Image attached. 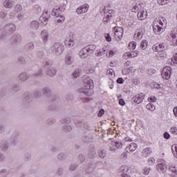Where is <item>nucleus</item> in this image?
Instances as JSON below:
<instances>
[{
	"label": "nucleus",
	"mask_w": 177,
	"mask_h": 177,
	"mask_svg": "<svg viewBox=\"0 0 177 177\" xmlns=\"http://www.w3.org/2000/svg\"><path fill=\"white\" fill-rule=\"evenodd\" d=\"M64 132H71L73 131V127L70 124H65L63 127Z\"/></svg>",
	"instance_id": "obj_33"
},
{
	"label": "nucleus",
	"mask_w": 177,
	"mask_h": 177,
	"mask_svg": "<svg viewBox=\"0 0 177 177\" xmlns=\"http://www.w3.org/2000/svg\"><path fill=\"white\" fill-rule=\"evenodd\" d=\"M57 174L59 176H61V175H63V168H62V167L59 168L58 170H57Z\"/></svg>",
	"instance_id": "obj_61"
},
{
	"label": "nucleus",
	"mask_w": 177,
	"mask_h": 177,
	"mask_svg": "<svg viewBox=\"0 0 177 177\" xmlns=\"http://www.w3.org/2000/svg\"><path fill=\"white\" fill-rule=\"evenodd\" d=\"M29 27L31 30L35 31L39 28V22L37 20H33L30 23Z\"/></svg>",
	"instance_id": "obj_14"
},
{
	"label": "nucleus",
	"mask_w": 177,
	"mask_h": 177,
	"mask_svg": "<svg viewBox=\"0 0 177 177\" xmlns=\"http://www.w3.org/2000/svg\"><path fill=\"white\" fill-rule=\"evenodd\" d=\"M153 30L155 32V34L160 35V34L162 33L164 29L162 28V27L160 26V25H158L157 23H153Z\"/></svg>",
	"instance_id": "obj_11"
},
{
	"label": "nucleus",
	"mask_w": 177,
	"mask_h": 177,
	"mask_svg": "<svg viewBox=\"0 0 177 177\" xmlns=\"http://www.w3.org/2000/svg\"><path fill=\"white\" fill-rule=\"evenodd\" d=\"M106 151L104 150H101L99 152V156L101 158H104V157H106Z\"/></svg>",
	"instance_id": "obj_47"
},
{
	"label": "nucleus",
	"mask_w": 177,
	"mask_h": 177,
	"mask_svg": "<svg viewBox=\"0 0 177 177\" xmlns=\"http://www.w3.org/2000/svg\"><path fill=\"white\" fill-rule=\"evenodd\" d=\"M66 6L67 3H64L62 6H60L58 8H54L51 12L52 16H54V17H57L58 16H59L60 12H64V10H66Z\"/></svg>",
	"instance_id": "obj_3"
},
{
	"label": "nucleus",
	"mask_w": 177,
	"mask_h": 177,
	"mask_svg": "<svg viewBox=\"0 0 177 177\" xmlns=\"http://www.w3.org/2000/svg\"><path fill=\"white\" fill-rule=\"evenodd\" d=\"M124 59L127 60V59H129L131 57V55L129 54V52L125 53L123 55Z\"/></svg>",
	"instance_id": "obj_60"
},
{
	"label": "nucleus",
	"mask_w": 177,
	"mask_h": 177,
	"mask_svg": "<svg viewBox=\"0 0 177 177\" xmlns=\"http://www.w3.org/2000/svg\"><path fill=\"white\" fill-rule=\"evenodd\" d=\"M110 19H111V17H108L106 14L103 18V21L104 24H107V23H109V21H110Z\"/></svg>",
	"instance_id": "obj_46"
},
{
	"label": "nucleus",
	"mask_w": 177,
	"mask_h": 177,
	"mask_svg": "<svg viewBox=\"0 0 177 177\" xmlns=\"http://www.w3.org/2000/svg\"><path fill=\"white\" fill-rule=\"evenodd\" d=\"M84 49L86 50L87 55L89 56V55H92V53L95 52V49H96V46L93 45H90L88 47H85Z\"/></svg>",
	"instance_id": "obj_20"
},
{
	"label": "nucleus",
	"mask_w": 177,
	"mask_h": 177,
	"mask_svg": "<svg viewBox=\"0 0 177 177\" xmlns=\"http://www.w3.org/2000/svg\"><path fill=\"white\" fill-rule=\"evenodd\" d=\"M8 143L10 146H16L17 145V138H11Z\"/></svg>",
	"instance_id": "obj_35"
},
{
	"label": "nucleus",
	"mask_w": 177,
	"mask_h": 177,
	"mask_svg": "<svg viewBox=\"0 0 177 177\" xmlns=\"http://www.w3.org/2000/svg\"><path fill=\"white\" fill-rule=\"evenodd\" d=\"M104 38L106 39L107 42H111V37L110 36L109 34H105Z\"/></svg>",
	"instance_id": "obj_56"
},
{
	"label": "nucleus",
	"mask_w": 177,
	"mask_h": 177,
	"mask_svg": "<svg viewBox=\"0 0 177 177\" xmlns=\"http://www.w3.org/2000/svg\"><path fill=\"white\" fill-rule=\"evenodd\" d=\"M143 38V30L142 28L137 29L134 34V39L138 41Z\"/></svg>",
	"instance_id": "obj_13"
},
{
	"label": "nucleus",
	"mask_w": 177,
	"mask_h": 177,
	"mask_svg": "<svg viewBox=\"0 0 177 177\" xmlns=\"http://www.w3.org/2000/svg\"><path fill=\"white\" fill-rule=\"evenodd\" d=\"M57 158L58 160H59L60 161L64 160L66 158V153H60L58 154L57 156Z\"/></svg>",
	"instance_id": "obj_41"
},
{
	"label": "nucleus",
	"mask_w": 177,
	"mask_h": 177,
	"mask_svg": "<svg viewBox=\"0 0 177 177\" xmlns=\"http://www.w3.org/2000/svg\"><path fill=\"white\" fill-rule=\"evenodd\" d=\"M143 99H145V94L141 93L133 97V102L137 103V104H139V103H142V102H143Z\"/></svg>",
	"instance_id": "obj_12"
},
{
	"label": "nucleus",
	"mask_w": 177,
	"mask_h": 177,
	"mask_svg": "<svg viewBox=\"0 0 177 177\" xmlns=\"http://www.w3.org/2000/svg\"><path fill=\"white\" fill-rule=\"evenodd\" d=\"M14 5L15 3L12 0H5L3 1V6L4 8H6V9H10L11 8H13Z\"/></svg>",
	"instance_id": "obj_16"
},
{
	"label": "nucleus",
	"mask_w": 177,
	"mask_h": 177,
	"mask_svg": "<svg viewBox=\"0 0 177 177\" xmlns=\"http://www.w3.org/2000/svg\"><path fill=\"white\" fill-rule=\"evenodd\" d=\"M91 89H93V80L89 77H84V88L78 90L81 96H89L91 95Z\"/></svg>",
	"instance_id": "obj_1"
},
{
	"label": "nucleus",
	"mask_w": 177,
	"mask_h": 177,
	"mask_svg": "<svg viewBox=\"0 0 177 177\" xmlns=\"http://www.w3.org/2000/svg\"><path fill=\"white\" fill-rule=\"evenodd\" d=\"M130 57H136L139 55V51L129 52Z\"/></svg>",
	"instance_id": "obj_45"
},
{
	"label": "nucleus",
	"mask_w": 177,
	"mask_h": 177,
	"mask_svg": "<svg viewBox=\"0 0 177 177\" xmlns=\"http://www.w3.org/2000/svg\"><path fill=\"white\" fill-rule=\"evenodd\" d=\"M118 171L121 174H128V171H129V167L127 165H122L119 168Z\"/></svg>",
	"instance_id": "obj_26"
},
{
	"label": "nucleus",
	"mask_w": 177,
	"mask_h": 177,
	"mask_svg": "<svg viewBox=\"0 0 177 177\" xmlns=\"http://www.w3.org/2000/svg\"><path fill=\"white\" fill-rule=\"evenodd\" d=\"M169 169L171 172H173V174H176V175H177V169L176 167H171Z\"/></svg>",
	"instance_id": "obj_58"
},
{
	"label": "nucleus",
	"mask_w": 177,
	"mask_h": 177,
	"mask_svg": "<svg viewBox=\"0 0 177 177\" xmlns=\"http://www.w3.org/2000/svg\"><path fill=\"white\" fill-rule=\"evenodd\" d=\"M27 49H34V43L30 42L26 44Z\"/></svg>",
	"instance_id": "obj_52"
},
{
	"label": "nucleus",
	"mask_w": 177,
	"mask_h": 177,
	"mask_svg": "<svg viewBox=\"0 0 177 177\" xmlns=\"http://www.w3.org/2000/svg\"><path fill=\"white\" fill-rule=\"evenodd\" d=\"M140 8V5H137V6H133L132 8H131V11L132 12H139V8Z\"/></svg>",
	"instance_id": "obj_48"
},
{
	"label": "nucleus",
	"mask_w": 177,
	"mask_h": 177,
	"mask_svg": "<svg viewBox=\"0 0 177 177\" xmlns=\"http://www.w3.org/2000/svg\"><path fill=\"white\" fill-rule=\"evenodd\" d=\"M168 38L169 39H170V41H172V42H174L177 38V30H171L168 35Z\"/></svg>",
	"instance_id": "obj_15"
},
{
	"label": "nucleus",
	"mask_w": 177,
	"mask_h": 177,
	"mask_svg": "<svg viewBox=\"0 0 177 177\" xmlns=\"http://www.w3.org/2000/svg\"><path fill=\"white\" fill-rule=\"evenodd\" d=\"M6 30L10 32H13V31H16V26L13 24H8L6 25Z\"/></svg>",
	"instance_id": "obj_18"
},
{
	"label": "nucleus",
	"mask_w": 177,
	"mask_h": 177,
	"mask_svg": "<svg viewBox=\"0 0 177 177\" xmlns=\"http://www.w3.org/2000/svg\"><path fill=\"white\" fill-rule=\"evenodd\" d=\"M151 153H152L151 148L150 147L145 148L142 151V156L147 157V156H149V154H151Z\"/></svg>",
	"instance_id": "obj_23"
},
{
	"label": "nucleus",
	"mask_w": 177,
	"mask_h": 177,
	"mask_svg": "<svg viewBox=\"0 0 177 177\" xmlns=\"http://www.w3.org/2000/svg\"><path fill=\"white\" fill-rule=\"evenodd\" d=\"M113 146H115L116 149H122V143L112 141Z\"/></svg>",
	"instance_id": "obj_39"
},
{
	"label": "nucleus",
	"mask_w": 177,
	"mask_h": 177,
	"mask_svg": "<svg viewBox=\"0 0 177 177\" xmlns=\"http://www.w3.org/2000/svg\"><path fill=\"white\" fill-rule=\"evenodd\" d=\"M64 20H66V17L62 15L55 17V21L57 23H64Z\"/></svg>",
	"instance_id": "obj_31"
},
{
	"label": "nucleus",
	"mask_w": 177,
	"mask_h": 177,
	"mask_svg": "<svg viewBox=\"0 0 177 177\" xmlns=\"http://www.w3.org/2000/svg\"><path fill=\"white\" fill-rule=\"evenodd\" d=\"M46 95V96H49L50 95V89L49 88H44L41 91H35L33 93V96L35 97H39L41 95Z\"/></svg>",
	"instance_id": "obj_4"
},
{
	"label": "nucleus",
	"mask_w": 177,
	"mask_h": 177,
	"mask_svg": "<svg viewBox=\"0 0 177 177\" xmlns=\"http://www.w3.org/2000/svg\"><path fill=\"white\" fill-rule=\"evenodd\" d=\"M142 50H145L147 48V40H142L140 43V46Z\"/></svg>",
	"instance_id": "obj_36"
},
{
	"label": "nucleus",
	"mask_w": 177,
	"mask_h": 177,
	"mask_svg": "<svg viewBox=\"0 0 177 177\" xmlns=\"http://www.w3.org/2000/svg\"><path fill=\"white\" fill-rule=\"evenodd\" d=\"M14 39H15V42H20V41H21V36H16L14 37Z\"/></svg>",
	"instance_id": "obj_59"
},
{
	"label": "nucleus",
	"mask_w": 177,
	"mask_h": 177,
	"mask_svg": "<svg viewBox=\"0 0 177 177\" xmlns=\"http://www.w3.org/2000/svg\"><path fill=\"white\" fill-rule=\"evenodd\" d=\"M51 52L55 56H60L64 52V46L62 43H55L51 46Z\"/></svg>",
	"instance_id": "obj_2"
},
{
	"label": "nucleus",
	"mask_w": 177,
	"mask_h": 177,
	"mask_svg": "<svg viewBox=\"0 0 177 177\" xmlns=\"http://www.w3.org/2000/svg\"><path fill=\"white\" fill-rule=\"evenodd\" d=\"M157 169L159 172H165L167 171V165H165V164L160 163L158 165Z\"/></svg>",
	"instance_id": "obj_24"
},
{
	"label": "nucleus",
	"mask_w": 177,
	"mask_h": 177,
	"mask_svg": "<svg viewBox=\"0 0 177 177\" xmlns=\"http://www.w3.org/2000/svg\"><path fill=\"white\" fill-rule=\"evenodd\" d=\"M158 59H165L167 57V53H165V50L160 51L157 54Z\"/></svg>",
	"instance_id": "obj_32"
},
{
	"label": "nucleus",
	"mask_w": 177,
	"mask_h": 177,
	"mask_svg": "<svg viewBox=\"0 0 177 177\" xmlns=\"http://www.w3.org/2000/svg\"><path fill=\"white\" fill-rule=\"evenodd\" d=\"M40 37L43 44H47L48 41L49 40V32L46 30H41Z\"/></svg>",
	"instance_id": "obj_7"
},
{
	"label": "nucleus",
	"mask_w": 177,
	"mask_h": 177,
	"mask_svg": "<svg viewBox=\"0 0 177 177\" xmlns=\"http://www.w3.org/2000/svg\"><path fill=\"white\" fill-rule=\"evenodd\" d=\"M158 3H159V5H165V3H167V0H158Z\"/></svg>",
	"instance_id": "obj_64"
},
{
	"label": "nucleus",
	"mask_w": 177,
	"mask_h": 177,
	"mask_svg": "<svg viewBox=\"0 0 177 177\" xmlns=\"http://www.w3.org/2000/svg\"><path fill=\"white\" fill-rule=\"evenodd\" d=\"M79 56L80 57H81V59H86V57H88V55L85 48H83L82 50H80Z\"/></svg>",
	"instance_id": "obj_21"
},
{
	"label": "nucleus",
	"mask_w": 177,
	"mask_h": 177,
	"mask_svg": "<svg viewBox=\"0 0 177 177\" xmlns=\"http://www.w3.org/2000/svg\"><path fill=\"white\" fill-rule=\"evenodd\" d=\"M6 158L5 157V155L0 153V162H3V160H6Z\"/></svg>",
	"instance_id": "obj_63"
},
{
	"label": "nucleus",
	"mask_w": 177,
	"mask_h": 177,
	"mask_svg": "<svg viewBox=\"0 0 177 177\" xmlns=\"http://www.w3.org/2000/svg\"><path fill=\"white\" fill-rule=\"evenodd\" d=\"M15 12H21V10H23V7L20 4H17L15 6Z\"/></svg>",
	"instance_id": "obj_40"
},
{
	"label": "nucleus",
	"mask_w": 177,
	"mask_h": 177,
	"mask_svg": "<svg viewBox=\"0 0 177 177\" xmlns=\"http://www.w3.org/2000/svg\"><path fill=\"white\" fill-rule=\"evenodd\" d=\"M80 75V69H76L72 74L73 78H77Z\"/></svg>",
	"instance_id": "obj_42"
},
{
	"label": "nucleus",
	"mask_w": 177,
	"mask_h": 177,
	"mask_svg": "<svg viewBox=\"0 0 177 177\" xmlns=\"http://www.w3.org/2000/svg\"><path fill=\"white\" fill-rule=\"evenodd\" d=\"M18 62L20 63V64H26V59H24V57H20L18 59Z\"/></svg>",
	"instance_id": "obj_57"
},
{
	"label": "nucleus",
	"mask_w": 177,
	"mask_h": 177,
	"mask_svg": "<svg viewBox=\"0 0 177 177\" xmlns=\"http://www.w3.org/2000/svg\"><path fill=\"white\" fill-rule=\"evenodd\" d=\"M47 75H50V77H53V75H56V69L55 68H50L46 72Z\"/></svg>",
	"instance_id": "obj_28"
},
{
	"label": "nucleus",
	"mask_w": 177,
	"mask_h": 177,
	"mask_svg": "<svg viewBox=\"0 0 177 177\" xmlns=\"http://www.w3.org/2000/svg\"><path fill=\"white\" fill-rule=\"evenodd\" d=\"M114 10H109L105 15H106L108 17H109L111 19L114 15Z\"/></svg>",
	"instance_id": "obj_43"
},
{
	"label": "nucleus",
	"mask_w": 177,
	"mask_h": 177,
	"mask_svg": "<svg viewBox=\"0 0 177 177\" xmlns=\"http://www.w3.org/2000/svg\"><path fill=\"white\" fill-rule=\"evenodd\" d=\"M127 149H129V150L130 151L133 152V151H135V150H136L138 149V145L136 143L132 142L131 144H130L129 145Z\"/></svg>",
	"instance_id": "obj_29"
},
{
	"label": "nucleus",
	"mask_w": 177,
	"mask_h": 177,
	"mask_svg": "<svg viewBox=\"0 0 177 177\" xmlns=\"http://www.w3.org/2000/svg\"><path fill=\"white\" fill-rule=\"evenodd\" d=\"M171 133H173V135H177V128L176 127H172L170 129Z\"/></svg>",
	"instance_id": "obj_55"
},
{
	"label": "nucleus",
	"mask_w": 177,
	"mask_h": 177,
	"mask_svg": "<svg viewBox=\"0 0 177 177\" xmlns=\"http://www.w3.org/2000/svg\"><path fill=\"white\" fill-rule=\"evenodd\" d=\"M150 171H151V168H145L143 170V174L144 175H149L150 174Z\"/></svg>",
	"instance_id": "obj_50"
},
{
	"label": "nucleus",
	"mask_w": 177,
	"mask_h": 177,
	"mask_svg": "<svg viewBox=\"0 0 177 177\" xmlns=\"http://www.w3.org/2000/svg\"><path fill=\"white\" fill-rule=\"evenodd\" d=\"M147 17V12L145 10L139 11L138 13V18L139 20H145Z\"/></svg>",
	"instance_id": "obj_17"
},
{
	"label": "nucleus",
	"mask_w": 177,
	"mask_h": 177,
	"mask_svg": "<svg viewBox=\"0 0 177 177\" xmlns=\"http://www.w3.org/2000/svg\"><path fill=\"white\" fill-rule=\"evenodd\" d=\"M48 19H49V15H48V11H44L42 15L40 17L41 21H48Z\"/></svg>",
	"instance_id": "obj_27"
},
{
	"label": "nucleus",
	"mask_w": 177,
	"mask_h": 177,
	"mask_svg": "<svg viewBox=\"0 0 177 177\" xmlns=\"http://www.w3.org/2000/svg\"><path fill=\"white\" fill-rule=\"evenodd\" d=\"M171 61L172 62L173 64H177V53H176L173 57L171 58Z\"/></svg>",
	"instance_id": "obj_51"
},
{
	"label": "nucleus",
	"mask_w": 177,
	"mask_h": 177,
	"mask_svg": "<svg viewBox=\"0 0 177 177\" xmlns=\"http://www.w3.org/2000/svg\"><path fill=\"white\" fill-rule=\"evenodd\" d=\"M154 23H157L158 24H159V26L160 27H162V26H164V24H167V22L165 21V18H158L155 19V22Z\"/></svg>",
	"instance_id": "obj_25"
},
{
	"label": "nucleus",
	"mask_w": 177,
	"mask_h": 177,
	"mask_svg": "<svg viewBox=\"0 0 177 177\" xmlns=\"http://www.w3.org/2000/svg\"><path fill=\"white\" fill-rule=\"evenodd\" d=\"M129 46L130 49L134 50V49H136V43L131 42L129 44Z\"/></svg>",
	"instance_id": "obj_53"
},
{
	"label": "nucleus",
	"mask_w": 177,
	"mask_h": 177,
	"mask_svg": "<svg viewBox=\"0 0 177 177\" xmlns=\"http://www.w3.org/2000/svg\"><path fill=\"white\" fill-rule=\"evenodd\" d=\"M9 146H10V144H9V142H6V141L3 142L1 144V149H2L3 150H6V149H9Z\"/></svg>",
	"instance_id": "obj_34"
},
{
	"label": "nucleus",
	"mask_w": 177,
	"mask_h": 177,
	"mask_svg": "<svg viewBox=\"0 0 177 177\" xmlns=\"http://www.w3.org/2000/svg\"><path fill=\"white\" fill-rule=\"evenodd\" d=\"M24 100L26 103H30V102H32V97H31V95L26 93L24 97Z\"/></svg>",
	"instance_id": "obj_30"
},
{
	"label": "nucleus",
	"mask_w": 177,
	"mask_h": 177,
	"mask_svg": "<svg viewBox=\"0 0 177 177\" xmlns=\"http://www.w3.org/2000/svg\"><path fill=\"white\" fill-rule=\"evenodd\" d=\"M64 44L67 48H73L74 45H75V41L74 40V37L73 36H69L66 37L64 41Z\"/></svg>",
	"instance_id": "obj_8"
},
{
	"label": "nucleus",
	"mask_w": 177,
	"mask_h": 177,
	"mask_svg": "<svg viewBox=\"0 0 177 177\" xmlns=\"http://www.w3.org/2000/svg\"><path fill=\"white\" fill-rule=\"evenodd\" d=\"M89 9V5L88 4H84L76 10V12L77 15H82L84 13H86L88 12V10Z\"/></svg>",
	"instance_id": "obj_9"
},
{
	"label": "nucleus",
	"mask_w": 177,
	"mask_h": 177,
	"mask_svg": "<svg viewBox=\"0 0 177 177\" xmlns=\"http://www.w3.org/2000/svg\"><path fill=\"white\" fill-rule=\"evenodd\" d=\"M65 63L68 66L71 65L73 63H74V58L70 55H68L65 57Z\"/></svg>",
	"instance_id": "obj_22"
},
{
	"label": "nucleus",
	"mask_w": 177,
	"mask_h": 177,
	"mask_svg": "<svg viewBox=\"0 0 177 177\" xmlns=\"http://www.w3.org/2000/svg\"><path fill=\"white\" fill-rule=\"evenodd\" d=\"M43 64L46 68H49V66H50V63L48 61H45Z\"/></svg>",
	"instance_id": "obj_62"
},
{
	"label": "nucleus",
	"mask_w": 177,
	"mask_h": 177,
	"mask_svg": "<svg viewBox=\"0 0 177 177\" xmlns=\"http://www.w3.org/2000/svg\"><path fill=\"white\" fill-rule=\"evenodd\" d=\"M28 78H30V75L27 73H21L19 75L20 81H27Z\"/></svg>",
	"instance_id": "obj_19"
},
{
	"label": "nucleus",
	"mask_w": 177,
	"mask_h": 177,
	"mask_svg": "<svg viewBox=\"0 0 177 177\" xmlns=\"http://www.w3.org/2000/svg\"><path fill=\"white\" fill-rule=\"evenodd\" d=\"M172 68L169 66H165L162 71V77L164 80H169L171 78V71Z\"/></svg>",
	"instance_id": "obj_6"
},
{
	"label": "nucleus",
	"mask_w": 177,
	"mask_h": 177,
	"mask_svg": "<svg viewBox=\"0 0 177 177\" xmlns=\"http://www.w3.org/2000/svg\"><path fill=\"white\" fill-rule=\"evenodd\" d=\"M147 110H149L150 111H154L156 110V106L153 104V103H149L146 106Z\"/></svg>",
	"instance_id": "obj_37"
},
{
	"label": "nucleus",
	"mask_w": 177,
	"mask_h": 177,
	"mask_svg": "<svg viewBox=\"0 0 177 177\" xmlns=\"http://www.w3.org/2000/svg\"><path fill=\"white\" fill-rule=\"evenodd\" d=\"M152 49L153 52H158V53L160 52H162L163 50H165V49H167V47H165V44H161L158 45L156 44L153 46Z\"/></svg>",
	"instance_id": "obj_10"
},
{
	"label": "nucleus",
	"mask_w": 177,
	"mask_h": 177,
	"mask_svg": "<svg viewBox=\"0 0 177 177\" xmlns=\"http://www.w3.org/2000/svg\"><path fill=\"white\" fill-rule=\"evenodd\" d=\"M120 158L122 160H127V158H128V153H127V152L122 153L120 155Z\"/></svg>",
	"instance_id": "obj_54"
},
{
	"label": "nucleus",
	"mask_w": 177,
	"mask_h": 177,
	"mask_svg": "<svg viewBox=\"0 0 177 177\" xmlns=\"http://www.w3.org/2000/svg\"><path fill=\"white\" fill-rule=\"evenodd\" d=\"M104 52H106V48H103L100 50V51L97 52V56H103V55H104Z\"/></svg>",
	"instance_id": "obj_44"
},
{
	"label": "nucleus",
	"mask_w": 177,
	"mask_h": 177,
	"mask_svg": "<svg viewBox=\"0 0 177 177\" xmlns=\"http://www.w3.org/2000/svg\"><path fill=\"white\" fill-rule=\"evenodd\" d=\"M122 35H124V29L121 27H115L114 37L116 41L122 39Z\"/></svg>",
	"instance_id": "obj_5"
},
{
	"label": "nucleus",
	"mask_w": 177,
	"mask_h": 177,
	"mask_svg": "<svg viewBox=\"0 0 177 177\" xmlns=\"http://www.w3.org/2000/svg\"><path fill=\"white\" fill-rule=\"evenodd\" d=\"M109 151H112L113 153H115V151H117V148L115 145H113V141H111L109 144Z\"/></svg>",
	"instance_id": "obj_38"
},
{
	"label": "nucleus",
	"mask_w": 177,
	"mask_h": 177,
	"mask_svg": "<svg viewBox=\"0 0 177 177\" xmlns=\"http://www.w3.org/2000/svg\"><path fill=\"white\" fill-rule=\"evenodd\" d=\"M154 162H156L154 158H149L148 159V164H149V165H154Z\"/></svg>",
	"instance_id": "obj_49"
}]
</instances>
